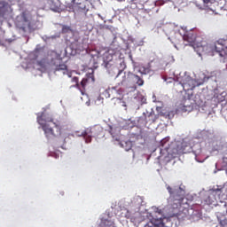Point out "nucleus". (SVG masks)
<instances>
[{"label":"nucleus","mask_w":227,"mask_h":227,"mask_svg":"<svg viewBox=\"0 0 227 227\" xmlns=\"http://www.w3.org/2000/svg\"><path fill=\"white\" fill-rule=\"evenodd\" d=\"M81 136L84 137L85 143H90L92 137H100L105 136L104 128L99 124L94 125L92 128H85Z\"/></svg>","instance_id":"nucleus-5"},{"label":"nucleus","mask_w":227,"mask_h":227,"mask_svg":"<svg viewBox=\"0 0 227 227\" xmlns=\"http://www.w3.org/2000/svg\"><path fill=\"white\" fill-rule=\"evenodd\" d=\"M113 98H116V97H115V96H114V97H113Z\"/></svg>","instance_id":"nucleus-24"},{"label":"nucleus","mask_w":227,"mask_h":227,"mask_svg":"<svg viewBox=\"0 0 227 227\" xmlns=\"http://www.w3.org/2000/svg\"><path fill=\"white\" fill-rule=\"evenodd\" d=\"M98 227H115V223L110 218H102Z\"/></svg>","instance_id":"nucleus-14"},{"label":"nucleus","mask_w":227,"mask_h":227,"mask_svg":"<svg viewBox=\"0 0 227 227\" xmlns=\"http://www.w3.org/2000/svg\"><path fill=\"white\" fill-rule=\"evenodd\" d=\"M203 82L197 84V82L194 79H192L189 76H185L181 82L180 84L182 85L184 90H192L196 86L203 84Z\"/></svg>","instance_id":"nucleus-10"},{"label":"nucleus","mask_w":227,"mask_h":227,"mask_svg":"<svg viewBox=\"0 0 227 227\" xmlns=\"http://www.w3.org/2000/svg\"><path fill=\"white\" fill-rule=\"evenodd\" d=\"M71 31H72V29H71L70 27H68V26H63L62 27V33L67 34V33H69Z\"/></svg>","instance_id":"nucleus-20"},{"label":"nucleus","mask_w":227,"mask_h":227,"mask_svg":"<svg viewBox=\"0 0 227 227\" xmlns=\"http://www.w3.org/2000/svg\"><path fill=\"white\" fill-rule=\"evenodd\" d=\"M155 213H158L160 216L159 218H152L151 222L147 223V226L148 227H165L163 219L166 218V216L163 215V210L156 207Z\"/></svg>","instance_id":"nucleus-9"},{"label":"nucleus","mask_w":227,"mask_h":227,"mask_svg":"<svg viewBox=\"0 0 227 227\" xmlns=\"http://www.w3.org/2000/svg\"><path fill=\"white\" fill-rule=\"evenodd\" d=\"M18 27L23 32L31 31V22L27 12H23L20 16V20L17 23Z\"/></svg>","instance_id":"nucleus-8"},{"label":"nucleus","mask_w":227,"mask_h":227,"mask_svg":"<svg viewBox=\"0 0 227 227\" xmlns=\"http://www.w3.org/2000/svg\"><path fill=\"white\" fill-rule=\"evenodd\" d=\"M200 51H214L217 53L221 58H227V38L226 39H218L215 42L214 45H204L198 46Z\"/></svg>","instance_id":"nucleus-4"},{"label":"nucleus","mask_w":227,"mask_h":227,"mask_svg":"<svg viewBox=\"0 0 227 227\" xmlns=\"http://www.w3.org/2000/svg\"><path fill=\"white\" fill-rule=\"evenodd\" d=\"M121 211H122L121 212V216H124V217H126L128 219L131 217L130 213L127 209H123Z\"/></svg>","instance_id":"nucleus-19"},{"label":"nucleus","mask_w":227,"mask_h":227,"mask_svg":"<svg viewBox=\"0 0 227 227\" xmlns=\"http://www.w3.org/2000/svg\"><path fill=\"white\" fill-rule=\"evenodd\" d=\"M37 123L41 126L47 140H53L60 137L61 125L59 122H55L52 117L42 114L37 116Z\"/></svg>","instance_id":"nucleus-1"},{"label":"nucleus","mask_w":227,"mask_h":227,"mask_svg":"<svg viewBox=\"0 0 227 227\" xmlns=\"http://www.w3.org/2000/svg\"><path fill=\"white\" fill-rule=\"evenodd\" d=\"M165 145H167V142H165L164 140L160 141L161 147H165Z\"/></svg>","instance_id":"nucleus-22"},{"label":"nucleus","mask_w":227,"mask_h":227,"mask_svg":"<svg viewBox=\"0 0 227 227\" xmlns=\"http://www.w3.org/2000/svg\"><path fill=\"white\" fill-rule=\"evenodd\" d=\"M160 114H156L153 110L145 111L143 115L138 118V123L146 126L147 124L152 125L159 120Z\"/></svg>","instance_id":"nucleus-6"},{"label":"nucleus","mask_w":227,"mask_h":227,"mask_svg":"<svg viewBox=\"0 0 227 227\" xmlns=\"http://www.w3.org/2000/svg\"><path fill=\"white\" fill-rule=\"evenodd\" d=\"M167 190L170 194V199L173 200V203H171L168 207V217H177L178 221H184L187 215L184 212L180 211V207L182 206L183 200L178 196L180 189L173 190L170 185H168Z\"/></svg>","instance_id":"nucleus-2"},{"label":"nucleus","mask_w":227,"mask_h":227,"mask_svg":"<svg viewBox=\"0 0 227 227\" xmlns=\"http://www.w3.org/2000/svg\"><path fill=\"white\" fill-rule=\"evenodd\" d=\"M106 93H113V94H118V95H121V90H117L116 88H112L109 90H106Z\"/></svg>","instance_id":"nucleus-18"},{"label":"nucleus","mask_w":227,"mask_h":227,"mask_svg":"<svg viewBox=\"0 0 227 227\" xmlns=\"http://www.w3.org/2000/svg\"><path fill=\"white\" fill-rule=\"evenodd\" d=\"M120 64L123 67V68L126 67L125 63H124V60H121Z\"/></svg>","instance_id":"nucleus-23"},{"label":"nucleus","mask_w":227,"mask_h":227,"mask_svg":"<svg viewBox=\"0 0 227 227\" xmlns=\"http://www.w3.org/2000/svg\"><path fill=\"white\" fill-rule=\"evenodd\" d=\"M183 106H184V110L185 111H188V109H192V105L191 103V99H185L184 104H183Z\"/></svg>","instance_id":"nucleus-16"},{"label":"nucleus","mask_w":227,"mask_h":227,"mask_svg":"<svg viewBox=\"0 0 227 227\" xmlns=\"http://www.w3.org/2000/svg\"><path fill=\"white\" fill-rule=\"evenodd\" d=\"M116 55H118V53L113 54L111 51H105L102 56L103 66L106 68H110L112 62Z\"/></svg>","instance_id":"nucleus-13"},{"label":"nucleus","mask_w":227,"mask_h":227,"mask_svg":"<svg viewBox=\"0 0 227 227\" xmlns=\"http://www.w3.org/2000/svg\"><path fill=\"white\" fill-rule=\"evenodd\" d=\"M138 72L142 74H148L151 72V67L150 66H139Z\"/></svg>","instance_id":"nucleus-15"},{"label":"nucleus","mask_w":227,"mask_h":227,"mask_svg":"<svg viewBox=\"0 0 227 227\" xmlns=\"http://www.w3.org/2000/svg\"><path fill=\"white\" fill-rule=\"evenodd\" d=\"M130 148H129V149H126V151H129Z\"/></svg>","instance_id":"nucleus-26"},{"label":"nucleus","mask_w":227,"mask_h":227,"mask_svg":"<svg viewBox=\"0 0 227 227\" xmlns=\"http://www.w3.org/2000/svg\"><path fill=\"white\" fill-rule=\"evenodd\" d=\"M184 34L183 35L184 42H186L188 43H185V46H192L193 47V44L196 43L197 41V32L195 29H190L187 30L186 27L184 28Z\"/></svg>","instance_id":"nucleus-7"},{"label":"nucleus","mask_w":227,"mask_h":227,"mask_svg":"<svg viewBox=\"0 0 227 227\" xmlns=\"http://www.w3.org/2000/svg\"><path fill=\"white\" fill-rule=\"evenodd\" d=\"M80 9L87 13L90 11V5L89 4H87V2H85L84 4H81Z\"/></svg>","instance_id":"nucleus-17"},{"label":"nucleus","mask_w":227,"mask_h":227,"mask_svg":"<svg viewBox=\"0 0 227 227\" xmlns=\"http://www.w3.org/2000/svg\"><path fill=\"white\" fill-rule=\"evenodd\" d=\"M220 225H221L222 227H226V226H227V219L221 220V221H220Z\"/></svg>","instance_id":"nucleus-21"},{"label":"nucleus","mask_w":227,"mask_h":227,"mask_svg":"<svg viewBox=\"0 0 227 227\" xmlns=\"http://www.w3.org/2000/svg\"><path fill=\"white\" fill-rule=\"evenodd\" d=\"M51 64L55 67V71H62L64 74L67 72V66L65 65L59 55L51 59Z\"/></svg>","instance_id":"nucleus-12"},{"label":"nucleus","mask_w":227,"mask_h":227,"mask_svg":"<svg viewBox=\"0 0 227 227\" xmlns=\"http://www.w3.org/2000/svg\"><path fill=\"white\" fill-rule=\"evenodd\" d=\"M73 82L76 83V87L81 90H85L86 85L89 82H95L94 74L91 73L87 74V78L82 79V81L81 82V84H79V80L77 77H74Z\"/></svg>","instance_id":"nucleus-11"},{"label":"nucleus","mask_w":227,"mask_h":227,"mask_svg":"<svg viewBox=\"0 0 227 227\" xmlns=\"http://www.w3.org/2000/svg\"><path fill=\"white\" fill-rule=\"evenodd\" d=\"M164 149L168 150V147H165Z\"/></svg>","instance_id":"nucleus-25"},{"label":"nucleus","mask_w":227,"mask_h":227,"mask_svg":"<svg viewBox=\"0 0 227 227\" xmlns=\"http://www.w3.org/2000/svg\"><path fill=\"white\" fill-rule=\"evenodd\" d=\"M116 78L117 79L121 78V80H120L119 84L123 85L129 89L131 88L133 90L137 89V85L143 86L145 83V81L138 75H136L130 72L127 74L122 73V70L119 71V74H117Z\"/></svg>","instance_id":"nucleus-3"}]
</instances>
